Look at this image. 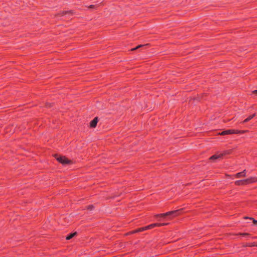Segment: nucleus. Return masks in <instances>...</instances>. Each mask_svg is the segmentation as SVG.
<instances>
[{
  "instance_id": "f257e3e1",
  "label": "nucleus",
  "mask_w": 257,
  "mask_h": 257,
  "mask_svg": "<svg viewBox=\"0 0 257 257\" xmlns=\"http://www.w3.org/2000/svg\"><path fill=\"white\" fill-rule=\"evenodd\" d=\"M55 158L58 162L63 165L70 164L72 162L71 160H68L64 156H58L57 155H55Z\"/></svg>"
},
{
  "instance_id": "f03ea898",
  "label": "nucleus",
  "mask_w": 257,
  "mask_h": 257,
  "mask_svg": "<svg viewBox=\"0 0 257 257\" xmlns=\"http://www.w3.org/2000/svg\"><path fill=\"white\" fill-rule=\"evenodd\" d=\"M179 211V210H174V211H169V212H167L166 213L158 214L156 216H160V217H165L166 216H169V215H173L174 216H177L178 215L177 214V212Z\"/></svg>"
},
{
  "instance_id": "7ed1b4c3",
  "label": "nucleus",
  "mask_w": 257,
  "mask_h": 257,
  "mask_svg": "<svg viewBox=\"0 0 257 257\" xmlns=\"http://www.w3.org/2000/svg\"><path fill=\"white\" fill-rule=\"evenodd\" d=\"M257 182L256 177H250L247 179H244V183L245 185L255 183Z\"/></svg>"
},
{
  "instance_id": "20e7f679",
  "label": "nucleus",
  "mask_w": 257,
  "mask_h": 257,
  "mask_svg": "<svg viewBox=\"0 0 257 257\" xmlns=\"http://www.w3.org/2000/svg\"><path fill=\"white\" fill-rule=\"evenodd\" d=\"M235 133H237V131H235L234 130H228L224 131L222 132L221 133H220L219 134L220 135H226L232 134H235Z\"/></svg>"
},
{
  "instance_id": "39448f33",
  "label": "nucleus",
  "mask_w": 257,
  "mask_h": 257,
  "mask_svg": "<svg viewBox=\"0 0 257 257\" xmlns=\"http://www.w3.org/2000/svg\"><path fill=\"white\" fill-rule=\"evenodd\" d=\"M98 122V118L95 117L90 123V125L91 127H95L96 126Z\"/></svg>"
},
{
  "instance_id": "423d86ee",
  "label": "nucleus",
  "mask_w": 257,
  "mask_h": 257,
  "mask_svg": "<svg viewBox=\"0 0 257 257\" xmlns=\"http://www.w3.org/2000/svg\"><path fill=\"white\" fill-rule=\"evenodd\" d=\"M235 176L237 178H239L240 177H245L246 176V170H244L242 172L237 173L235 175Z\"/></svg>"
},
{
  "instance_id": "0eeeda50",
  "label": "nucleus",
  "mask_w": 257,
  "mask_h": 257,
  "mask_svg": "<svg viewBox=\"0 0 257 257\" xmlns=\"http://www.w3.org/2000/svg\"><path fill=\"white\" fill-rule=\"evenodd\" d=\"M168 223H154L149 225V226H150V228H152L153 227H156V226H161L165 225H167Z\"/></svg>"
},
{
  "instance_id": "6e6552de",
  "label": "nucleus",
  "mask_w": 257,
  "mask_h": 257,
  "mask_svg": "<svg viewBox=\"0 0 257 257\" xmlns=\"http://www.w3.org/2000/svg\"><path fill=\"white\" fill-rule=\"evenodd\" d=\"M223 154H220L219 155H214L210 158V160H213L221 158L223 156Z\"/></svg>"
},
{
  "instance_id": "1a4fd4ad",
  "label": "nucleus",
  "mask_w": 257,
  "mask_h": 257,
  "mask_svg": "<svg viewBox=\"0 0 257 257\" xmlns=\"http://www.w3.org/2000/svg\"><path fill=\"white\" fill-rule=\"evenodd\" d=\"M235 184L236 185H244V180H237L235 182Z\"/></svg>"
},
{
  "instance_id": "9d476101",
  "label": "nucleus",
  "mask_w": 257,
  "mask_h": 257,
  "mask_svg": "<svg viewBox=\"0 0 257 257\" xmlns=\"http://www.w3.org/2000/svg\"><path fill=\"white\" fill-rule=\"evenodd\" d=\"M76 234H77L76 232H75L74 233H71L70 234H69V235H68L66 237V239H67V240L70 239L72 237H73L74 236H75L76 235Z\"/></svg>"
},
{
  "instance_id": "9b49d317",
  "label": "nucleus",
  "mask_w": 257,
  "mask_h": 257,
  "mask_svg": "<svg viewBox=\"0 0 257 257\" xmlns=\"http://www.w3.org/2000/svg\"><path fill=\"white\" fill-rule=\"evenodd\" d=\"M255 114H253L252 115H250L248 116L247 118H246L244 121L243 122H246L250 120L251 119H252L254 116H255Z\"/></svg>"
},
{
  "instance_id": "f8f14e48",
  "label": "nucleus",
  "mask_w": 257,
  "mask_h": 257,
  "mask_svg": "<svg viewBox=\"0 0 257 257\" xmlns=\"http://www.w3.org/2000/svg\"><path fill=\"white\" fill-rule=\"evenodd\" d=\"M245 219H249L250 220H252V221H253V223L254 224H256L257 225V220L254 219L253 218H251V217H244Z\"/></svg>"
},
{
  "instance_id": "ddd939ff",
  "label": "nucleus",
  "mask_w": 257,
  "mask_h": 257,
  "mask_svg": "<svg viewBox=\"0 0 257 257\" xmlns=\"http://www.w3.org/2000/svg\"><path fill=\"white\" fill-rule=\"evenodd\" d=\"M151 229V228H150V226H149V225H148L144 227L141 228V230H143V231H145L147 229Z\"/></svg>"
},
{
  "instance_id": "4468645a",
  "label": "nucleus",
  "mask_w": 257,
  "mask_h": 257,
  "mask_svg": "<svg viewBox=\"0 0 257 257\" xmlns=\"http://www.w3.org/2000/svg\"><path fill=\"white\" fill-rule=\"evenodd\" d=\"M141 231H143V230H141V228H140L139 229H138L133 231L132 232H131V233H138V232H139Z\"/></svg>"
},
{
  "instance_id": "2eb2a0df",
  "label": "nucleus",
  "mask_w": 257,
  "mask_h": 257,
  "mask_svg": "<svg viewBox=\"0 0 257 257\" xmlns=\"http://www.w3.org/2000/svg\"><path fill=\"white\" fill-rule=\"evenodd\" d=\"M71 13H72V12H71V11H70V12H68V11H67V12H63V13H62V14H63V15H70V14H71Z\"/></svg>"
},
{
  "instance_id": "dca6fc26",
  "label": "nucleus",
  "mask_w": 257,
  "mask_h": 257,
  "mask_svg": "<svg viewBox=\"0 0 257 257\" xmlns=\"http://www.w3.org/2000/svg\"><path fill=\"white\" fill-rule=\"evenodd\" d=\"M93 207H94L93 205H89L88 206V209H90V210H92L93 208Z\"/></svg>"
},
{
  "instance_id": "f3484780",
  "label": "nucleus",
  "mask_w": 257,
  "mask_h": 257,
  "mask_svg": "<svg viewBox=\"0 0 257 257\" xmlns=\"http://www.w3.org/2000/svg\"><path fill=\"white\" fill-rule=\"evenodd\" d=\"M240 234L241 235H244V236H248L249 235L248 233H240Z\"/></svg>"
},
{
  "instance_id": "a211bd4d",
  "label": "nucleus",
  "mask_w": 257,
  "mask_h": 257,
  "mask_svg": "<svg viewBox=\"0 0 257 257\" xmlns=\"http://www.w3.org/2000/svg\"><path fill=\"white\" fill-rule=\"evenodd\" d=\"M95 8V5H90L89 7V9H92V8Z\"/></svg>"
},
{
  "instance_id": "6ab92c4d",
  "label": "nucleus",
  "mask_w": 257,
  "mask_h": 257,
  "mask_svg": "<svg viewBox=\"0 0 257 257\" xmlns=\"http://www.w3.org/2000/svg\"><path fill=\"white\" fill-rule=\"evenodd\" d=\"M246 132V131H238V132L237 131V133H239L242 134V133H245Z\"/></svg>"
},
{
  "instance_id": "aec40b11",
  "label": "nucleus",
  "mask_w": 257,
  "mask_h": 257,
  "mask_svg": "<svg viewBox=\"0 0 257 257\" xmlns=\"http://www.w3.org/2000/svg\"><path fill=\"white\" fill-rule=\"evenodd\" d=\"M144 46V45H140L138 46L137 47V49H138V48H141V47H142Z\"/></svg>"
},
{
  "instance_id": "412c9836",
  "label": "nucleus",
  "mask_w": 257,
  "mask_h": 257,
  "mask_svg": "<svg viewBox=\"0 0 257 257\" xmlns=\"http://www.w3.org/2000/svg\"><path fill=\"white\" fill-rule=\"evenodd\" d=\"M252 93H255V94H257V90H255L253 91H252Z\"/></svg>"
},
{
  "instance_id": "4be33fe9",
  "label": "nucleus",
  "mask_w": 257,
  "mask_h": 257,
  "mask_svg": "<svg viewBox=\"0 0 257 257\" xmlns=\"http://www.w3.org/2000/svg\"><path fill=\"white\" fill-rule=\"evenodd\" d=\"M137 47H136V48H134L132 49H131V50H132V51H134V50H137Z\"/></svg>"
},
{
  "instance_id": "5701e85b",
  "label": "nucleus",
  "mask_w": 257,
  "mask_h": 257,
  "mask_svg": "<svg viewBox=\"0 0 257 257\" xmlns=\"http://www.w3.org/2000/svg\"><path fill=\"white\" fill-rule=\"evenodd\" d=\"M255 245L254 244H252L251 246H254Z\"/></svg>"
},
{
  "instance_id": "b1692460",
  "label": "nucleus",
  "mask_w": 257,
  "mask_h": 257,
  "mask_svg": "<svg viewBox=\"0 0 257 257\" xmlns=\"http://www.w3.org/2000/svg\"><path fill=\"white\" fill-rule=\"evenodd\" d=\"M256 246H257V244H256Z\"/></svg>"
}]
</instances>
